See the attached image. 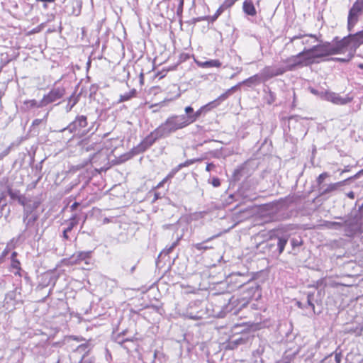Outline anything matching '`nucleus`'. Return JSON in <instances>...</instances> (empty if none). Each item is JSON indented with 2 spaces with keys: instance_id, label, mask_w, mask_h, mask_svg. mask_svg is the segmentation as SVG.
Listing matches in <instances>:
<instances>
[{
  "instance_id": "f257e3e1",
  "label": "nucleus",
  "mask_w": 363,
  "mask_h": 363,
  "mask_svg": "<svg viewBox=\"0 0 363 363\" xmlns=\"http://www.w3.org/2000/svg\"><path fill=\"white\" fill-rule=\"evenodd\" d=\"M330 45H332L333 55H337L343 53L346 49H348V52L355 53L357 49L362 43L359 42V36L357 33H356L354 34L350 33L342 39L335 37Z\"/></svg>"
},
{
  "instance_id": "f03ea898",
  "label": "nucleus",
  "mask_w": 363,
  "mask_h": 363,
  "mask_svg": "<svg viewBox=\"0 0 363 363\" xmlns=\"http://www.w3.org/2000/svg\"><path fill=\"white\" fill-rule=\"evenodd\" d=\"M187 125L179 115H172L158 127L165 138Z\"/></svg>"
},
{
  "instance_id": "7ed1b4c3",
  "label": "nucleus",
  "mask_w": 363,
  "mask_h": 363,
  "mask_svg": "<svg viewBox=\"0 0 363 363\" xmlns=\"http://www.w3.org/2000/svg\"><path fill=\"white\" fill-rule=\"evenodd\" d=\"M333 55L332 53V45L330 42L313 45L311 48L306 49V57L305 60L320 58Z\"/></svg>"
},
{
  "instance_id": "20e7f679",
  "label": "nucleus",
  "mask_w": 363,
  "mask_h": 363,
  "mask_svg": "<svg viewBox=\"0 0 363 363\" xmlns=\"http://www.w3.org/2000/svg\"><path fill=\"white\" fill-rule=\"evenodd\" d=\"M88 125L87 117L84 115H77L75 119L71 122L66 128H63L62 131L68 130L71 133L74 134H86L90 131V129H84Z\"/></svg>"
},
{
  "instance_id": "39448f33",
  "label": "nucleus",
  "mask_w": 363,
  "mask_h": 363,
  "mask_svg": "<svg viewBox=\"0 0 363 363\" xmlns=\"http://www.w3.org/2000/svg\"><path fill=\"white\" fill-rule=\"evenodd\" d=\"M363 15V0H356L350 9L347 16V30L351 32Z\"/></svg>"
},
{
  "instance_id": "423d86ee",
  "label": "nucleus",
  "mask_w": 363,
  "mask_h": 363,
  "mask_svg": "<svg viewBox=\"0 0 363 363\" xmlns=\"http://www.w3.org/2000/svg\"><path fill=\"white\" fill-rule=\"evenodd\" d=\"M337 219L340 220V222L327 221L325 225L330 229L340 230L345 228V230H352L355 225V219L352 218L351 216L337 217Z\"/></svg>"
},
{
  "instance_id": "0eeeda50",
  "label": "nucleus",
  "mask_w": 363,
  "mask_h": 363,
  "mask_svg": "<svg viewBox=\"0 0 363 363\" xmlns=\"http://www.w3.org/2000/svg\"><path fill=\"white\" fill-rule=\"evenodd\" d=\"M164 138L165 137L159 127H157L144 138V140L138 145L137 148L139 152H144L150 148L158 139Z\"/></svg>"
},
{
  "instance_id": "6e6552de",
  "label": "nucleus",
  "mask_w": 363,
  "mask_h": 363,
  "mask_svg": "<svg viewBox=\"0 0 363 363\" xmlns=\"http://www.w3.org/2000/svg\"><path fill=\"white\" fill-rule=\"evenodd\" d=\"M362 171H359L358 173H357L354 177H350L347 179H345L341 182H335V183H331L330 184L325 185V186H322L320 189L319 195L320 196H325V195H329L332 194L333 193H335L337 191H339L341 190V188L346 184L347 181L354 178L357 179L359 177V174L362 173Z\"/></svg>"
},
{
  "instance_id": "1a4fd4ad",
  "label": "nucleus",
  "mask_w": 363,
  "mask_h": 363,
  "mask_svg": "<svg viewBox=\"0 0 363 363\" xmlns=\"http://www.w3.org/2000/svg\"><path fill=\"white\" fill-rule=\"evenodd\" d=\"M65 94V89L63 86L53 87L47 94L43 96L42 104H44L45 106H46L62 99Z\"/></svg>"
},
{
  "instance_id": "9d476101",
  "label": "nucleus",
  "mask_w": 363,
  "mask_h": 363,
  "mask_svg": "<svg viewBox=\"0 0 363 363\" xmlns=\"http://www.w3.org/2000/svg\"><path fill=\"white\" fill-rule=\"evenodd\" d=\"M39 216H32L30 218H23V223L25 225V228L22 232V235L26 237H30L33 235L34 232L38 233V225L36 221L38 219Z\"/></svg>"
},
{
  "instance_id": "9b49d317",
  "label": "nucleus",
  "mask_w": 363,
  "mask_h": 363,
  "mask_svg": "<svg viewBox=\"0 0 363 363\" xmlns=\"http://www.w3.org/2000/svg\"><path fill=\"white\" fill-rule=\"evenodd\" d=\"M285 72V68H284V66H266L261 70V73L264 82L274 77L282 75Z\"/></svg>"
},
{
  "instance_id": "f8f14e48",
  "label": "nucleus",
  "mask_w": 363,
  "mask_h": 363,
  "mask_svg": "<svg viewBox=\"0 0 363 363\" xmlns=\"http://www.w3.org/2000/svg\"><path fill=\"white\" fill-rule=\"evenodd\" d=\"M304 56L306 57V48H304L302 52H299L296 55L291 56L285 60L284 61V62L286 64V66H284L285 72L292 71L296 66L301 65L303 62L301 57Z\"/></svg>"
},
{
  "instance_id": "ddd939ff",
  "label": "nucleus",
  "mask_w": 363,
  "mask_h": 363,
  "mask_svg": "<svg viewBox=\"0 0 363 363\" xmlns=\"http://www.w3.org/2000/svg\"><path fill=\"white\" fill-rule=\"evenodd\" d=\"M201 302L200 301H191L189 303V307L186 311L187 316L192 320H199L203 318L205 313L202 310L194 311V308H200Z\"/></svg>"
},
{
  "instance_id": "4468645a",
  "label": "nucleus",
  "mask_w": 363,
  "mask_h": 363,
  "mask_svg": "<svg viewBox=\"0 0 363 363\" xmlns=\"http://www.w3.org/2000/svg\"><path fill=\"white\" fill-rule=\"evenodd\" d=\"M325 99L326 100L337 105H345L353 100L352 96L347 95L345 98H342L338 94L334 92H326Z\"/></svg>"
},
{
  "instance_id": "2eb2a0df",
  "label": "nucleus",
  "mask_w": 363,
  "mask_h": 363,
  "mask_svg": "<svg viewBox=\"0 0 363 363\" xmlns=\"http://www.w3.org/2000/svg\"><path fill=\"white\" fill-rule=\"evenodd\" d=\"M184 112V114L179 116L187 126L197 121L196 113L191 106L185 107Z\"/></svg>"
},
{
  "instance_id": "dca6fc26",
  "label": "nucleus",
  "mask_w": 363,
  "mask_h": 363,
  "mask_svg": "<svg viewBox=\"0 0 363 363\" xmlns=\"http://www.w3.org/2000/svg\"><path fill=\"white\" fill-rule=\"evenodd\" d=\"M91 251H80L73 254L69 259V262L72 264H78L90 257Z\"/></svg>"
},
{
  "instance_id": "f3484780",
  "label": "nucleus",
  "mask_w": 363,
  "mask_h": 363,
  "mask_svg": "<svg viewBox=\"0 0 363 363\" xmlns=\"http://www.w3.org/2000/svg\"><path fill=\"white\" fill-rule=\"evenodd\" d=\"M262 82H264L262 73L255 74L242 82V84L247 85L249 87L257 86Z\"/></svg>"
},
{
  "instance_id": "a211bd4d",
  "label": "nucleus",
  "mask_w": 363,
  "mask_h": 363,
  "mask_svg": "<svg viewBox=\"0 0 363 363\" xmlns=\"http://www.w3.org/2000/svg\"><path fill=\"white\" fill-rule=\"evenodd\" d=\"M42 102H43V99H41L39 101H36L35 99L26 100L23 102V105L22 106V108L25 111H28L30 109L34 108H43V107H45L44 104H42Z\"/></svg>"
},
{
  "instance_id": "6ab92c4d",
  "label": "nucleus",
  "mask_w": 363,
  "mask_h": 363,
  "mask_svg": "<svg viewBox=\"0 0 363 363\" xmlns=\"http://www.w3.org/2000/svg\"><path fill=\"white\" fill-rule=\"evenodd\" d=\"M243 12L250 16H255L257 14V11L252 0H245L242 4Z\"/></svg>"
},
{
  "instance_id": "aec40b11",
  "label": "nucleus",
  "mask_w": 363,
  "mask_h": 363,
  "mask_svg": "<svg viewBox=\"0 0 363 363\" xmlns=\"http://www.w3.org/2000/svg\"><path fill=\"white\" fill-rule=\"evenodd\" d=\"M245 342H246V339L243 338L241 336L236 337V338L233 337L228 341V342L226 344V349L235 350L239 345H243Z\"/></svg>"
},
{
  "instance_id": "412c9836",
  "label": "nucleus",
  "mask_w": 363,
  "mask_h": 363,
  "mask_svg": "<svg viewBox=\"0 0 363 363\" xmlns=\"http://www.w3.org/2000/svg\"><path fill=\"white\" fill-rule=\"evenodd\" d=\"M277 250L279 252V254H281L284 250V247L288 242L289 236L288 235H281L279 236V234H277Z\"/></svg>"
},
{
  "instance_id": "4be33fe9",
  "label": "nucleus",
  "mask_w": 363,
  "mask_h": 363,
  "mask_svg": "<svg viewBox=\"0 0 363 363\" xmlns=\"http://www.w3.org/2000/svg\"><path fill=\"white\" fill-rule=\"evenodd\" d=\"M363 331V325L358 324L355 326H346L345 328V333L355 334L357 336H360Z\"/></svg>"
},
{
  "instance_id": "5701e85b",
  "label": "nucleus",
  "mask_w": 363,
  "mask_h": 363,
  "mask_svg": "<svg viewBox=\"0 0 363 363\" xmlns=\"http://www.w3.org/2000/svg\"><path fill=\"white\" fill-rule=\"evenodd\" d=\"M38 204H34L33 206H26L23 209V218H30L32 216H38V213L35 211L37 208Z\"/></svg>"
},
{
  "instance_id": "b1692460",
  "label": "nucleus",
  "mask_w": 363,
  "mask_h": 363,
  "mask_svg": "<svg viewBox=\"0 0 363 363\" xmlns=\"http://www.w3.org/2000/svg\"><path fill=\"white\" fill-rule=\"evenodd\" d=\"M218 235L212 236L206 240H204L202 242L196 243L193 245V247L196 249L197 250L201 251V250H207L209 249H212L213 247L210 245H207L206 243L209 242L210 240H213L214 238L217 237Z\"/></svg>"
},
{
  "instance_id": "393cba45",
  "label": "nucleus",
  "mask_w": 363,
  "mask_h": 363,
  "mask_svg": "<svg viewBox=\"0 0 363 363\" xmlns=\"http://www.w3.org/2000/svg\"><path fill=\"white\" fill-rule=\"evenodd\" d=\"M68 103L65 106V111L67 113L71 111L73 107L78 103L79 96H75V93H73L68 99Z\"/></svg>"
},
{
  "instance_id": "a878e982",
  "label": "nucleus",
  "mask_w": 363,
  "mask_h": 363,
  "mask_svg": "<svg viewBox=\"0 0 363 363\" xmlns=\"http://www.w3.org/2000/svg\"><path fill=\"white\" fill-rule=\"evenodd\" d=\"M197 64L200 67H203V68H209V67H219L221 66V63L218 60H206V61L202 62H198Z\"/></svg>"
},
{
  "instance_id": "bb28decb",
  "label": "nucleus",
  "mask_w": 363,
  "mask_h": 363,
  "mask_svg": "<svg viewBox=\"0 0 363 363\" xmlns=\"http://www.w3.org/2000/svg\"><path fill=\"white\" fill-rule=\"evenodd\" d=\"M91 350L90 345L88 343H83L79 345L76 348V352L82 354V356H89L88 354Z\"/></svg>"
},
{
  "instance_id": "cd10ccee",
  "label": "nucleus",
  "mask_w": 363,
  "mask_h": 363,
  "mask_svg": "<svg viewBox=\"0 0 363 363\" xmlns=\"http://www.w3.org/2000/svg\"><path fill=\"white\" fill-rule=\"evenodd\" d=\"M182 238V235L177 237L176 240L174 241L170 246H167L161 252V254H164L166 255L170 254L174 250V249L179 245V242L181 240Z\"/></svg>"
},
{
  "instance_id": "c85d7f7f",
  "label": "nucleus",
  "mask_w": 363,
  "mask_h": 363,
  "mask_svg": "<svg viewBox=\"0 0 363 363\" xmlns=\"http://www.w3.org/2000/svg\"><path fill=\"white\" fill-rule=\"evenodd\" d=\"M224 301H228V303L227 305L223 306V311L224 313L231 312L233 308V305L237 302V299H235L234 297H230L228 298H224Z\"/></svg>"
},
{
  "instance_id": "c756f323",
  "label": "nucleus",
  "mask_w": 363,
  "mask_h": 363,
  "mask_svg": "<svg viewBox=\"0 0 363 363\" xmlns=\"http://www.w3.org/2000/svg\"><path fill=\"white\" fill-rule=\"evenodd\" d=\"M242 84V82H239L238 84L232 86L231 88L228 89L225 92L222 94L220 95L221 99H225V100L235 91H237L240 86Z\"/></svg>"
},
{
  "instance_id": "7c9ffc66",
  "label": "nucleus",
  "mask_w": 363,
  "mask_h": 363,
  "mask_svg": "<svg viewBox=\"0 0 363 363\" xmlns=\"http://www.w3.org/2000/svg\"><path fill=\"white\" fill-rule=\"evenodd\" d=\"M330 177V174L328 172H323L322 174H320L316 179V182H317V188H318V192L320 191V187L322 186H325V184H323V182L324 180L329 177Z\"/></svg>"
},
{
  "instance_id": "2f4dec72",
  "label": "nucleus",
  "mask_w": 363,
  "mask_h": 363,
  "mask_svg": "<svg viewBox=\"0 0 363 363\" xmlns=\"http://www.w3.org/2000/svg\"><path fill=\"white\" fill-rule=\"evenodd\" d=\"M136 94V90L135 89H133L131 91H130L128 93H125L124 94H122L120 96V101L123 102L128 101L133 96H135Z\"/></svg>"
},
{
  "instance_id": "473e14b6",
  "label": "nucleus",
  "mask_w": 363,
  "mask_h": 363,
  "mask_svg": "<svg viewBox=\"0 0 363 363\" xmlns=\"http://www.w3.org/2000/svg\"><path fill=\"white\" fill-rule=\"evenodd\" d=\"M17 256L16 252H13L11 254V267L13 269H16L18 270H21V263L16 258Z\"/></svg>"
},
{
  "instance_id": "72a5a7b5",
  "label": "nucleus",
  "mask_w": 363,
  "mask_h": 363,
  "mask_svg": "<svg viewBox=\"0 0 363 363\" xmlns=\"http://www.w3.org/2000/svg\"><path fill=\"white\" fill-rule=\"evenodd\" d=\"M7 193L9 196L11 197V199L13 200H17L18 198L21 195L19 190L13 189L11 187H8Z\"/></svg>"
},
{
  "instance_id": "f704fd0d",
  "label": "nucleus",
  "mask_w": 363,
  "mask_h": 363,
  "mask_svg": "<svg viewBox=\"0 0 363 363\" xmlns=\"http://www.w3.org/2000/svg\"><path fill=\"white\" fill-rule=\"evenodd\" d=\"M20 294V291H18V288H15L13 290L10 291L6 294V300H16L17 298V294Z\"/></svg>"
},
{
  "instance_id": "c9c22d12",
  "label": "nucleus",
  "mask_w": 363,
  "mask_h": 363,
  "mask_svg": "<svg viewBox=\"0 0 363 363\" xmlns=\"http://www.w3.org/2000/svg\"><path fill=\"white\" fill-rule=\"evenodd\" d=\"M313 300H314V294L312 292L308 293L307 295V305L311 308L313 313H315V305L313 303Z\"/></svg>"
},
{
  "instance_id": "e433bc0d",
  "label": "nucleus",
  "mask_w": 363,
  "mask_h": 363,
  "mask_svg": "<svg viewBox=\"0 0 363 363\" xmlns=\"http://www.w3.org/2000/svg\"><path fill=\"white\" fill-rule=\"evenodd\" d=\"M48 115H49V111H48V112L45 114V116H44L43 118H42V119L36 118V119L33 120V123H32V125H31V128H32L33 129H35V128L36 126H38V125H39L40 124H41L43 122L46 123Z\"/></svg>"
},
{
  "instance_id": "4c0bfd02",
  "label": "nucleus",
  "mask_w": 363,
  "mask_h": 363,
  "mask_svg": "<svg viewBox=\"0 0 363 363\" xmlns=\"http://www.w3.org/2000/svg\"><path fill=\"white\" fill-rule=\"evenodd\" d=\"M77 223H78V218H77V216L76 215H74L70 218L69 222L68 225L66 228V229H67V230L71 232L72 230V229L77 225Z\"/></svg>"
},
{
  "instance_id": "58836bf2",
  "label": "nucleus",
  "mask_w": 363,
  "mask_h": 363,
  "mask_svg": "<svg viewBox=\"0 0 363 363\" xmlns=\"http://www.w3.org/2000/svg\"><path fill=\"white\" fill-rule=\"evenodd\" d=\"M354 53L348 52V54L347 55V57H344V58L335 57V58H332V60L337 61V62H348L349 61L351 60V59L354 57Z\"/></svg>"
},
{
  "instance_id": "ea45409f",
  "label": "nucleus",
  "mask_w": 363,
  "mask_h": 363,
  "mask_svg": "<svg viewBox=\"0 0 363 363\" xmlns=\"http://www.w3.org/2000/svg\"><path fill=\"white\" fill-rule=\"evenodd\" d=\"M198 161H201V159L187 160L184 162L180 163L177 166L179 168V169H182V168L188 167V166H189V165H191V164H194V163H195L196 162H198Z\"/></svg>"
},
{
  "instance_id": "a19ab883",
  "label": "nucleus",
  "mask_w": 363,
  "mask_h": 363,
  "mask_svg": "<svg viewBox=\"0 0 363 363\" xmlns=\"http://www.w3.org/2000/svg\"><path fill=\"white\" fill-rule=\"evenodd\" d=\"M179 168L178 167V166L175 167L174 168H173L169 173L168 174L164 177V180L165 181H169L171 180L174 176L175 174L179 171Z\"/></svg>"
},
{
  "instance_id": "79ce46f5",
  "label": "nucleus",
  "mask_w": 363,
  "mask_h": 363,
  "mask_svg": "<svg viewBox=\"0 0 363 363\" xmlns=\"http://www.w3.org/2000/svg\"><path fill=\"white\" fill-rule=\"evenodd\" d=\"M179 168L178 167V166L175 167L174 168H173L169 173L168 174L164 177V180L165 181H169L171 180L174 176L175 174L179 171Z\"/></svg>"
},
{
  "instance_id": "37998d69",
  "label": "nucleus",
  "mask_w": 363,
  "mask_h": 363,
  "mask_svg": "<svg viewBox=\"0 0 363 363\" xmlns=\"http://www.w3.org/2000/svg\"><path fill=\"white\" fill-rule=\"evenodd\" d=\"M79 363H96V359L92 356H82Z\"/></svg>"
},
{
  "instance_id": "c03bdc74",
  "label": "nucleus",
  "mask_w": 363,
  "mask_h": 363,
  "mask_svg": "<svg viewBox=\"0 0 363 363\" xmlns=\"http://www.w3.org/2000/svg\"><path fill=\"white\" fill-rule=\"evenodd\" d=\"M225 99H221L220 96H219L217 99L215 100L211 101L208 103V106L212 107V109L218 106L221 102L224 101Z\"/></svg>"
},
{
  "instance_id": "a18cd8bd",
  "label": "nucleus",
  "mask_w": 363,
  "mask_h": 363,
  "mask_svg": "<svg viewBox=\"0 0 363 363\" xmlns=\"http://www.w3.org/2000/svg\"><path fill=\"white\" fill-rule=\"evenodd\" d=\"M125 334V331H123V333L118 334L116 337V341L118 343V344H123L124 342H128V341H130L131 340L129 339V338H123V336Z\"/></svg>"
},
{
  "instance_id": "49530a36",
  "label": "nucleus",
  "mask_w": 363,
  "mask_h": 363,
  "mask_svg": "<svg viewBox=\"0 0 363 363\" xmlns=\"http://www.w3.org/2000/svg\"><path fill=\"white\" fill-rule=\"evenodd\" d=\"M276 100V95L274 92L269 91L268 95L266 96V101L268 104H273Z\"/></svg>"
},
{
  "instance_id": "de8ad7c7",
  "label": "nucleus",
  "mask_w": 363,
  "mask_h": 363,
  "mask_svg": "<svg viewBox=\"0 0 363 363\" xmlns=\"http://www.w3.org/2000/svg\"><path fill=\"white\" fill-rule=\"evenodd\" d=\"M13 143H11L5 150H4L1 152H0V160H2L4 157L7 156L10 153L11 149L13 148Z\"/></svg>"
},
{
  "instance_id": "09e8293b",
  "label": "nucleus",
  "mask_w": 363,
  "mask_h": 363,
  "mask_svg": "<svg viewBox=\"0 0 363 363\" xmlns=\"http://www.w3.org/2000/svg\"><path fill=\"white\" fill-rule=\"evenodd\" d=\"M290 242L293 250H295L296 247H298L302 245V240L300 238L297 239L294 238L291 240Z\"/></svg>"
},
{
  "instance_id": "8fccbe9b",
  "label": "nucleus",
  "mask_w": 363,
  "mask_h": 363,
  "mask_svg": "<svg viewBox=\"0 0 363 363\" xmlns=\"http://www.w3.org/2000/svg\"><path fill=\"white\" fill-rule=\"evenodd\" d=\"M222 12H223V9H222V7H220L216 11V12L214 15H213L212 16H209L208 18H210L211 22H213L218 18V16L221 14Z\"/></svg>"
},
{
  "instance_id": "3c124183",
  "label": "nucleus",
  "mask_w": 363,
  "mask_h": 363,
  "mask_svg": "<svg viewBox=\"0 0 363 363\" xmlns=\"http://www.w3.org/2000/svg\"><path fill=\"white\" fill-rule=\"evenodd\" d=\"M184 0H179V5L177 7V13L178 16H181L183 12Z\"/></svg>"
},
{
  "instance_id": "603ef678",
  "label": "nucleus",
  "mask_w": 363,
  "mask_h": 363,
  "mask_svg": "<svg viewBox=\"0 0 363 363\" xmlns=\"http://www.w3.org/2000/svg\"><path fill=\"white\" fill-rule=\"evenodd\" d=\"M211 183L214 187H218L220 185V181L218 177H213Z\"/></svg>"
},
{
  "instance_id": "864d4df0",
  "label": "nucleus",
  "mask_w": 363,
  "mask_h": 363,
  "mask_svg": "<svg viewBox=\"0 0 363 363\" xmlns=\"http://www.w3.org/2000/svg\"><path fill=\"white\" fill-rule=\"evenodd\" d=\"M195 113H196V116L197 120H198V118H199L201 116L202 114L206 113L204 108H203V106H201L199 109H198L196 111H195Z\"/></svg>"
},
{
  "instance_id": "5fc2aeb1",
  "label": "nucleus",
  "mask_w": 363,
  "mask_h": 363,
  "mask_svg": "<svg viewBox=\"0 0 363 363\" xmlns=\"http://www.w3.org/2000/svg\"><path fill=\"white\" fill-rule=\"evenodd\" d=\"M164 195V194H162L160 192H155L154 193V199L152 200V203L155 202L157 200L160 199H162Z\"/></svg>"
},
{
  "instance_id": "6e6d98bb",
  "label": "nucleus",
  "mask_w": 363,
  "mask_h": 363,
  "mask_svg": "<svg viewBox=\"0 0 363 363\" xmlns=\"http://www.w3.org/2000/svg\"><path fill=\"white\" fill-rule=\"evenodd\" d=\"M17 201H18V202L21 205H22V206H26V198L25 197V196H23V195H21V196L18 198Z\"/></svg>"
},
{
  "instance_id": "4d7b16f0",
  "label": "nucleus",
  "mask_w": 363,
  "mask_h": 363,
  "mask_svg": "<svg viewBox=\"0 0 363 363\" xmlns=\"http://www.w3.org/2000/svg\"><path fill=\"white\" fill-rule=\"evenodd\" d=\"M235 0H225L223 4V6L230 7L235 3Z\"/></svg>"
},
{
  "instance_id": "13d9d810",
  "label": "nucleus",
  "mask_w": 363,
  "mask_h": 363,
  "mask_svg": "<svg viewBox=\"0 0 363 363\" xmlns=\"http://www.w3.org/2000/svg\"><path fill=\"white\" fill-rule=\"evenodd\" d=\"M342 358L341 352H336L335 355V360L336 363H340Z\"/></svg>"
},
{
  "instance_id": "bf43d9fd",
  "label": "nucleus",
  "mask_w": 363,
  "mask_h": 363,
  "mask_svg": "<svg viewBox=\"0 0 363 363\" xmlns=\"http://www.w3.org/2000/svg\"><path fill=\"white\" fill-rule=\"evenodd\" d=\"M70 231L67 230V229H65L62 232V237L65 240H69V237L68 235V233H69Z\"/></svg>"
},
{
  "instance_id": "052dcab7",
  "label": "nucleus",
  "mask_w": 363,
  "mask_h": 363,
  "mask_svg": "<svg viewBox=\"0 0 363 363\" xmlns=\"http://www.w3.org/2000/svg\"><path fill=\"white\" fill-rule=\"evenodd\" d=\"M359 36V42L363 44V29L360 31L357 32Z\"/></svg>"
},
{
  "instance_id": "680f3d73",
  "label": "nucleus",
  "mask_w": 363,
  "mask_h": 363,
  "mask_svg": "<svg viewBox=\"0 0 363 363\" xmlns=\"http://www.w3.org/2000/svg\"><path fill=\"white\" fill-rule=\"evenodd\" d=\"M241 172V169H235V172H234V174H233V177L235 178V180H239L240 179V177H239V174Z\"/></svg>"
},
{
  "instance_id": "e2e57ef3",
  "label": "nucleus",
  "mask_w": 363,
  "mask_h": 363,
  "mask_svg": "<svg viewBox=\"0 0 363 363\" xmlns=\"http://www.w3.org/2000/svg\"><path fill=\"white\" fill-rule=\"evenodd\" d=\"M214 167H215V165L213 163H208L206 167V170L207 172H210Z\"/></svg>"
},
{
  "instance_id": "0e129e2a",
  "label": "nucleus",
  "mask_w": 363,
  "mask_h": 363,
  "mask_svg": "<svg viewBox=\"0 0 363 363\" xmlns=\"http://www.w3.org/2000/svg\"><path fill=\"white\" fill-rule=\"evenodd\" d=\"M167 181L164 180V178L156 186V189H160L164 186L165 183H167Z\"/></svg>"
},
{
  "instance_id": "69168bd1",
  "label": "nucleus",
  "mask_w": 363,
  "mask_h": 363,
  "mask_svg": "<svg viewBox=\"0 0 363 363\" xmlns=\"http://www.w3.org/2000/svg\"><path fill=\"white\" fill-rule=\"evenodd\" d=\"M98 86L96 84H92L90 87L91 94H94L96 91Z\"/></svg>"
},
{
  "instance_id": "338daca9",
  "label": "nucleus",
  "mask_w": 363,
  "mask_h": 363,
  "mask_svg": "<svg viewBox=\"0 0 363 363\" xmlns=\"http://www.w3.org/2000/svg\"><path fill=\"white\" fill-rule=\"evenodd\" d=\"M304 37H306L305 35H294L293 38H291V42H294L296 39L303 38Z\"/></svg>"
},
{
  "instance_id": "774afa93",
  "label": "nucleus",
  "mask_w": 363,
  "mask_h": 363,
  "mask_svg": "<svg viewBox=\"0 0 363 363\" xmlns=\"http://www.w3.org/2000/svg\"><path fill=\"white\" fill-rule=\"evenodd\" d=\"M203 108H204L205 112L207 113L208 111H210L212 110V107L208 106V104L203 106Z\"/></svg>"
}]
</instances>
